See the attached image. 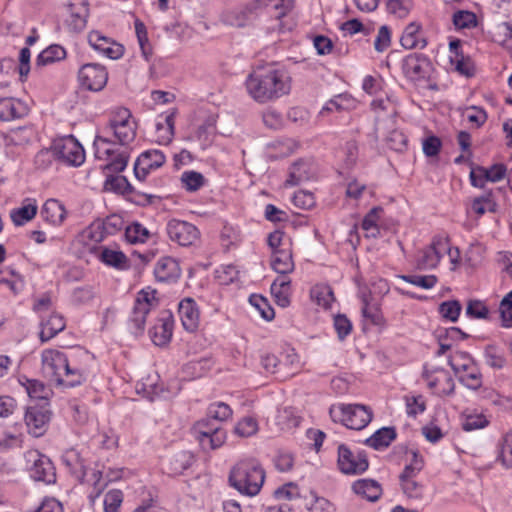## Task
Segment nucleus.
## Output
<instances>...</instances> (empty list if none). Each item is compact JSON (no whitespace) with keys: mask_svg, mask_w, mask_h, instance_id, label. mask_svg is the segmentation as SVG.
<instances>
[{"mask_svg":"<svg viewBox=\"0 0 512 512\" xmlns=\"http://www.w3.org/2000/svg\"><path fill=\"white\" fill-rule=\"evenodd\" d=\"M337 465L343 474L358 475L368 469L369 462L365 452H353L345 444H340L338 446Z\"/></svg>","mask_w":512,"mask_h":512,"instance_id":"obj_9","label":"nucleus"},{"mask_svg":"<svg viewBox=\"0 0 512 512\" xmlns=\"http://www.w3.org/2000/svg\"><path fill=\"white\" fill-rule=\"evenodd\" d=\"M461 309L460 303L456 300L443 302L439 306L440 314L452 322L458 320Z\"/></svg>","mask_w":512,"mask_h":512,"instance_id":"obj_54","label":"nucleus"},{"mask_svg":"<svg viewBox=\"0 0 512 512\" xmlns=\"http://www.w3.org/2000/svg\"><path fill=\"white\" fill-rule=\"evenodd\" d=\"M62 461L67 467L70 468L71 472L77 478L84 479L87 476L84 460L80 457L76 450L71 449L66 451L62 456Z\"/></svg>","mask_w":512,"mask_h":512,"instance_id":"obj_33","label":"nucleus"},{"mask_svg":"<svg viewBox=\"0 0 512 512\" xmlns=\"http://www.w3.org/2000/svg\"><path fill=\"white\" fill-rule=\"evenodd\" d=\"M136 130L137 124L128 109L118 108L113 112L108 125L102 130L104 135H97L93 142L95 157L105 161L101 166L104 171L122 172L129 159L127 152L117 149L108 136L113 135L119 144L127 145L135 139Z\"/></svg>","mask_w":512,"mask_h":512,"instance_id":"obj_1","label":"nucleus"},{"mask_svg":"<svg viewBox=\"0 0 512 512\" xmlns=\"http://www.w3.org/2000/svg\"><path fill=\"white\" fill-rule=\"evenodd\" d=\"M354 104V100L347 94H339L330 99L325 106L321 109L320 114L324 115L327 112L341 111L350 109Z\"/></svg>","mask_w":512,"mask_h":512,"instance_id":"obj_40","label":"nucleus"},{"mask_svg":"<svg viewBox=\"0 0 512 512\" xmlns=\"http://www.w3.org/2000/svg\"><path fill=\"white\" fill-rule=\"evenodd\" d=\"M24 419L28 433L34 437H41L48 428L50 413L45 408L30 406L26 410Z\"/></svg>","mask_w":512,"mask_h":512,"instance_id":"obj_16","label":"nucleus"},{"mask_svg":"<svg viewBox=\"0 0 512 512\" xmlns=\"http://www.w3.org/2000/svg\"><path fill=\"white\" fill-rule=\"evenodd\" d=\"M149 236L148 229L139 223H133L125 229V237L132 244L145 243Z\"/></svg>","mask_w":512,"mask_h":512,"instance_id":"obj_41","label":"nucleus"},{"mask_svg":"<svg viewBox=\"0 0 512 512\" xmlns=\"http://www.w3.org/2000/svg\"><path fill=\"white\" fill-rule=\"evenodd\" d=\"M495 40L503 46L512 47V25L507 22L497 26Z\"/></svg>","mask_w":512,"mask_h":512,"instance_id":"obj_60","label":"nucleus"},{"mask_svg":"<svg viewBox=\"0 0 512 512\" xmlns=\"http://www.w3.org/2000/svg\"><path fill=\"white\" fill-rule=\"evenodd\" d=\"M403 492L409 497L420 499L423 496V486L414 479L400 480Z\"/></svg>","mask_w":512,"mask_h":512,"instance_id":"obj_59","label":"nucleus"},{"mask_svg":"<svg viewBox=\"0 0 512 512\" xmlns=\"http://www.w3.org/2000/svg\"><path fill=\"white\" fill-rule=\"evenodd\" d=\"M500 315L502 326L505 328L512 327V291L509 292L500 303Z\"/></svg>","mask_w":512,"mask_h":512,"instance_id":"obj_56","label":"nucleus"},{"mask_svg":"<svg viewBox=\"0 0 512 512\" xmlns=\"http://www.w3.org/2000/svg\"><path fill=\"white\" fill-rule=\"evenodd\" d=\"M181 273L179 263L172 257L160 258L154 268V274L160 282L175 281Z\"/></svg>","mask_w":512,"mask_h":512,"instance_id":"obj_24","label":"nucleus"},{"mask_svg":"<svg viewBox=\"0 0 512 512\" xmlns=\"http://www.w3.org/2000/svg\"><path fill=\"white\" fill-rule=\"evenodd\" d=\"M78 80L82 87L90 91L102 90L108 80L106 68L100 64L88 63L78 72Z\"/></svg>","mask_w":512,"mask_h":512,"instance_id":"obj_12","label":"nucleus"},{"mask_svg":"<svg viewBox=\"0 0 512 512\" xmlns=\"http://www.w3.org/2000/svg\"><path fill=\"white\" fill-rule=\"evenodd\" d=\"M41 331L39 337L42 343L49 341L66 327L63 316L56 312H51L47 317L41 316Z\"/></svg>","mask_w":512,"mask_h":512,"instance_id":"obj_21","label":"nucleus"},{"mask_svg":"<svg viewBox=\"0 0 512 512\" xmlns=\"http://www.w3.org/2000/svg\"><path fill=\"white\" fill-rule=\"evenodd\" d=\"M495 203L492 200V194L490 192L474 199L472 203V210L479 216L483 215L487 211H494Z\"/></svg>","mask_w":512,"mask_h":512,"instance_id":"obj_52","label":"nucleus"},{"mask_svg":"<svg viewBox=\"0 0 512 512\" xmlns=\"http://www.w3.org/2000/svg\"><path fill=\"white\" fill-rule=\"evenodd\" d=\"M459 381L469 389L477 390L482 385V375L474 366L458 375Z\"/></svg>","mask_w":512,"mask_h":512,"instance_id":"obj_43","label":"nucleus"},{"mask_svg":"<svg viewBox=\"0 0 512 512\" xmlns=\"http://www.w3.org/2000/svg\"><path fill=\"white\" fill-rule=\"evenodd\" d=\"M489 313L488 308L486 305L479 300H471L468 302L467 308H466V314L475 319H485L487 318Z\"/></svg>","mask_w":512,"mask_h":512,"instance_id":"obj_61","label":"nucleus"},{"mask_svg":"<svg viewBox=\"0 0 512 512\" xmlns=\"http://www.w3.org/2000/svg\"><path fill=\"white\" fill-rule=\"evenodd\" d=\"M405 403L408 416L415 417L426 409L425 399L422 395L406 396Z\"/></svg>","mask_w":512,"mask_h":512,"instance_id":"obj_50","label":"nucleus"},{"mask_svg":"<svg viewBox=\"0 0 512 512\" xmlns=\"http://www.w3.org/2000/svg\"><path fill=\"white\" fill-rule=\"evenodd\" d=\"M174 319L169 310H163L158 317L157 323L150 330L151 339L157 346L167 344L173 334Z\"/></svg>","mask_w":512,"mask_h":512,"instance_id":"obj_19","label":"nucleus"},{"mask_svg":"<svg viewBox=\"0 0 512 512\" xmlns=\"http://www.w3.org/2000/svg\"><path fill=\"white\" fill-rule=\"evenodd\" d=\"M68 16L65 20L67 26L73 32L83 30L89 15L87 0H69L67 4Z\"/></svg>","mask_w":512,"mask_h":512,"instance_id":"obj_18","label":"nucleus"},{"mask_svg":"<svg viewBox=\"0 0 512 512\" xmlns=\"http://www.w3.org/2000/svg\"><path fill=\"white\" fill-rule=\"evenodd\" d=\"M334 328L340 340H344L352 331V323L343 314L334 316Z\"/></svg>","mask_w":512,"mask_h":512,"instance_id":"obj_58","label":"nucleus"},{"mask_svg":"<svg viewBox=\"0 0 512 512\" xmlns=\"http://www.w3.org/2000/svg\"><path fill=\"white\" fill-rule=\"evenodd\" d=\"M42 372L57 386L75 387L86 379L84 369L73 366L67 355L56 349H45L41 354Z\"/></svg>","mask_w":512,"mask_h":512,"instance_id":"obj_3","label":"nucleus"},{"mask_svg":"<svg viewBox=\"0 0 512 512\" xmlns=\"http://www.w3.org/2000/svg\"><path fill=\"white\" fill-rule=\"evenodd\" d=\"M445 251H448V238L435 236L429 246L418 252L417 268L427 270L437 267L441 258L445 255Z\"/></svg>","mask_w":512,"mask_h":512,"instance_id":"obj_11","label":"nucleus"},{"mask_svg":"<svg viewBox=\"0 0 512 512\" xmlns=\"http://www.w3.org/2000/svg\"><path fill=\"white\" fill-rule=\"evenodd\" d=\"M311 299L320 307L329 309L334 302V294L328 285H315L310 291Z\"/></svg>","mask_w":512,"mask_h":512,"instance_id":"obj_34","label":"nucleus"},{"mask_svg":"<svg viewBox=\"0 0 512 512\" xmlns=\"http://www.w3.org/2000/svg\"><path fill=\"white\" fill-rule=\"evenodd\" d=\"M485 362L492 368L501 369L505 364V358L500 350L492 345L485 348L484 352Z\"/></svg>","mask_w":512,"mask_h":512,"instance_id":"obj_53","label":"nucleus"},{"mask_svg":"<svg viewBox=\"0 0 512 512\" xmlns=\"http://www.w3.org/2000/svg\"><path fill=\"white\" fill-rule=\"evenodd\" d=\"M404 75L411 81L418 82L430 79L434 67L431 60L418 53L407 55L402 61Z\"/></svg>","mask_w":512,"mask_h":512,"instance_id":"obj_10","label":"nucleus"},{"mask_svg":"<svg viewBox=\"0 0 512 512\" xmlns=\"http://www.w3.org/2000/svg\"><path fill=\"white\" fill-rule=\"evenodd\" d=\"M174 117L175 112H170L166 114L164 117V123L158 122L156 124V128L158 131H163V134L160 136L159 142L162 144H168L174 135Z\"/></svg>","mask_w":512,"mask_h":512,"instance_id":"obj_46","label":"nucleus"},{"mask_svg":"<svg viewBox=\"0 0 512 512\" xmlns=\"http://www.w3.org/2000/svg\"><path fill=\"white\" fill-rule=\"evenodd\" d=\"M329 414L334 422H339L353 430L365 428L372 420L371 410L361 404L332 405Z\"/></svg>","mask_w":512,"mask_h":512,"instance_id":"obj_6","label":"nucleus"},{"mask_svg":"<svg viewBox=\"0 0 512 512\" xmlns=\"http://www.w3.org/2000/svg\"><path fill=\"white\" fill-rule=\"evenodd\" d=\"M271 266L279 274L291 273L294 270L291 251L289 249L275 250L271 258Z\"/></svg>","mask_w":512,"mask_h":512,"instance_id":"obj_30","label":"nucleus"},{"mask_svg":"<svg viewBox=\"0 0 512 512\" xmlns=\"http://www.w3.org/2000/svg\"><path fill=\"white\" fill-rule=\"evenodd\" d=\"M178 314L184 329L194 332L199 326V310L191 298L183 299L178 305Z\"/></svg>","mask_w":512,"mask_h":512,"instance_id":"obj_20","label":"nucleus"},{"mask_svg":"<svg viewBox=\"0 0 512 512\" xmlns=\"http://www.w3.org/2000/svg\"><path fill=\"white\" fill-rule=\"evenodd\" d=\"M157 379V375L148 376L146 379L143 378L141 382L136 386L137 391L139 393H143L147 398L152 400L162 391V389L157 384Z\"/></svg>","mask_w":512,"mask_h":512,"instance_id":"obj_44","label":"nucleus"},{"mask_svg":"<svg viewBox=\"0 0 512 512\" xmlns=\"http://www.w3.org/2000/svg\"><path fill=\"white\" fill-rule=\"evenodd\" d=\"M182 186L190 192L199 190L205 183L204 176L196 171H185L181 175Z\"/></svg>","mask_w":512,"mask_h":512,"instance_id":"obj_42","label":"nucleus"},{"mask_svg":"<svg viewBox=\"0 0 512 512\" xmlns=\"http://www.w3.org/2000/svg\"><path fill=\"white\" fill-rule=\"evenodd\" d=\"M396 438V431L393 427H383L377 430L366 440V444L376 450L387 448Z\"/></svg>","mask_w":512,"mask_h":512,"instance_id":"obj_32","label":"nucleus"},{"mask_svg":"<svg viewBox=\"0 0 512 512\" xmlns=\"http://www.w3.org/2000/svg\"><path fill=\"white\" fill-rule=\"evenodd\" d=\"M423 377L427 381L428 387L438 396L452 395L455 389V383L452 376L443 368H425Z\"/></svg>","mask_w":512,"mask_h":512,"instance_id":"obj_14","label":"nucleus"},{"mask_svg":"<svg viewBox=\"0 0 512 512\" xmlns=\"http://www.w3.org/2000/svg\"><path fill=\"white\" fill-rule=\"evenodd\" d=\"M292 88L289 73L274 65L257 67L245 80V89L251 99L258 104L277 101L288 95Z\"/></svg>","mask_w":512,"mask_h":512,"instance_id":"obj_2","label":"nucleus"},{"mask_svg":"<svg viewBox=\"0 0 512 512\" xmlns=\"http://www.w3.org/2000/svg\"><path fill=\"white\" fill-rule=\"evenodd\" d=\"M26 469L35 481L46 484L54 483L56 480L55 468L51 460L38 450H29L24 455Z\"/></svg>","mask_w":512,"mask_h":512,"instance_id":"obj_8","label":"nucleus"},{"mask_svg":"<svg viewBox=\"0 0 512 512\" xmlns=\"http://www.w3.org/2000/svg\"><path fill=\"white\" fill-rule=\"evenodd\" d=\"M309 179L308 165L304 161L295 162L289 170L286 186H296Z\"/></svg>","mask_w":512,"mask_h":512,"instance_id":"obj_37","label":"nucleus"},{"mask_svg":"<svg viewBox=\"0 0 512 512\" xmlns=\"http://www.w3.org/2000/svg\"><path fill=\"white\" fill-rule=\"evenodd\" d=\"M265 480V471L260 462L246 458L237 462L230 471L229 483L238 492L247 496L257 495Z\"/></svg>","mask_w":512,"mask_h":512,"instance_id":"obj_4","label":"nucleus"},{"mask_svg":"<svg viewBox=\"0 0 512 512\" xmlns=\"http://www.w3.org/2000/svg\"><path fill=\"white\" fill-rule=\"evenodd\" d=\"M38 205L36 199L26 198L20 207L11 211L10 217L16 226H22L31 221L37 214Z\"/></svg>","mask_w":512,"mask_h":512,"instance_id":"obj_26","label":"nucleus"},{"mask_svg":"<svg viewBox=\"0 0 512 512\" xmlns=\"http://www.w3.org/2000/svg\"><path fill=\"white\" fill-rule=\"evenodd\" d=\"M453 23L459 29L471 28L476 26V16L474 13L466 10H460L454 13Z\"/></svg>","mask_w":512,"mask_h":512,"instance_id":"obj_55","label":"nucleus"},{"mask_svg":"<svg viewBox=\"0 0 512 512\" xmlns=\"http://www.w3.org/2000/svg\"><path fill=\"white\" fill-rule=\"evenodd\" d=\"M168 237L180 246H191L199 238V230L193 224L171 219L166 226Z\"/></svg>","mask_w":512,"mask_h":512,"instance_id":"obj_13","label":"nucleus"},{"mask_svg":"<svg viewBox=\"0 0 512 512\" xmlns=\"http://www.w3.org/2000/svg\"><path fill=\"white\" fill-rule=\"evenodd\" d=\"M23 386L31 398L44 399L46 397V388L44 384L38 380L26 379Z\"/></svg>","mask_w":512,"mask_h":512,"instance_id":"obj_62","label":"nucleus"},{"mask_svg":"<svg viewBox=\"0 0 512 512\" xmlns=\"http://www.w3.org/2000/svg\"><path fill=\"white\" fill-rule=\"evenodd\" d=\"M165 163V155L157 149L143 152L136 160L134 173L137 179L143 181L150 171L161 167Z\"/></svg>","mask_w":512,"mask_h":512,"instance_id":"obj_17","label":"nucleus"},{"mask_svg":"<svg viewBox=\"0 0 512 512\" xmlns=\"http://www.w3.org/2000/svg\"><path fill=\"white\" fill-rule=\"evenodd\" d=\"M53 156L61 163L78 167L85 161L82 145L72 135L55 139L49 150H42L36 156V162L49 160Z\"/></svg>","mask_w":512,"mask_h":512,"instance_id":"obj_5","label":"nucleus"},{"mask_svg":"<svg viewBox=\"0 0 512 512\" xmlns=\"http://www.w3.org/2000/svg\"><path fill=\"white\" fill-rule=\"evenodd\" d=\"M226 431L223 428H213L203 431L202 436H197V440L203 450H215L220 448L226 441Z\"/></svg>","mask_w":512,"mask_h":512,"instance_id":"obj_29","label":"nucleus"},{"mask_svg":"<svg viewBox=\"0 0 512 512\" xmlns=\"http://www.w3.org/2000/svg\"><path fill=\"white\" fill-rule=\"evenodd\" d=\"M401 279L423 289H431L437 283V278L434 275H402Z\"/></svg>","mask_w":512,"mask_h":512,"instance_id":"obj_51","label":"nucleus"},{"mask_svg":"<svg viewBox=\"0 0 512 512\" xmlns=\"http://www.w3.org/2000/svg\"><path fill=\"white\" fill-rule=\"evenodd\" d=\"M289 290L290 279L286 276L277 277L271 285V293L276 303L283 308L290 304Z\"/></svg>","mask_w":512,"mask_h":512,"instance_id":"obj_31","label":"nucleus"},{"mask_svg":"<svg viewBox=\"0 0 512 512\" xmlns=\"http://www.w3.org/2000/svg\"><path fill=\"white\" fill-rule=\"evenodd\" d=\"M66 57V50L60 45H51L44 49L36 59V65L44 66L60 61Z\"/></svg>","mask_w":512,"mask_h":512,"instance_id":"obj_36","label":"nucleus"},{"mask_svg":"<svg viewBox=\"0 0 512 512\" xmlns=\"http://www.w3.org/2000/svg\"><path fill=\"white\" fill-rule=\"evenodd\" d=\"M383 213L381 207L372 208L364 217L362 221V229L366 232L368 237L376 238L380 234L378 222Z\"/></svg>","mask_w":512,"mask_h":512,"instance_id":"obj_35","label":"nucleus"},{"mask_svg":"<svg viewBox=\"0 0 512 512\" xmlns=\"http://www.w3.org/2000/svg\"><path fill=\"white\" fill-rule=\"evenodd\" d=\"M66 209L57 199H48L41 210V215L46 222L53 225H60L66 218Z\"/></svg>","mask_w":512,"mask_h":512,"instance_id":"obj_27","label":"nucleus"},{"mask_svg":"<svg viewBox=\"0 0 512 512\" xmlns=\"http://www.w3.org/2000/svg\"><path fill=\"white\" fill-rule=\"evenodd\" d=\"M386 8L389 14L397 18H405L411 10L410 0H386Z\"/></svg>","mask_w":512,"mask_h":512,"instance_id":"obj_48","label":"nucleus"},{"mask_svg":"<svg viewBox=\"0 0 512 512\" xmlns=\"http://www.w3.org/2000/svg\"><path fill=\"white\" fill-rule=\"evenodd\" d=\"M484 251L485 249L481 244H471L465 254L466 262L472 267L479 265L483 258Z\"/></svg>","mask_w":512,"mask_h":512,"instance_id":"obj_64","label":"nucleus"},{"mask_svg":"<svg viewBox=\"0 0 512 512\" xmlns=\"http://www.w3.org/2000/svg\"><path fill=\"white\" fill-rule=\"evenodd\" d=\"M28 113L27 105L13 97L0 98V120L11 121L19 119Z\"/></svg>","mask_w":512,"mask_h":512,"instance_id":"obj_23","label":"nucleus"},{"mask_svg":"<svg viewBox=\"0 0 512 512\" xmlns=\"http://www.w3.org/2000/svg\"><path fill=\"white\" fill-rule=\"evenodd\" d=\"M400 42L405 49H423L427 45L421 26L415 22L406 26L402 33Z\"/></svg>","mask_w":512,"mask_h":512,"instance_id":"obj_25","label":"nucleus"},{"mask_svg":"<svg viewBox=\"0 0 512 512\" xmlns=\"http://www.w3.org/2000/svg\"><path fill=\"white\" fill-rule=\"evenodd\" d=\"M88 42L90 46L103 56L117 60L124 54V47L113 39L104 36L99 31H91L88 34Z\"/></svg>","mask_w":512,"mask_h":512,"instance_id":"obj_15","label":"nucleus"},{"mask_svg":"<svg viewBox=\"0 0 512 512\" xmlns=\"http://www.w3.org/2000/svg\"><path fill=\"white\" fill-rule=\"evenodd\" d=\"M123 501L120 490H111L104 497V512H117Z\"/></svg>","mask_w":512,"mask_h":512,"instance_id":"obj_57","label":"nucleus"},{"mask_svg":"<svg viewBox=\"0 0 512 512\" xmlns=\"http://www.w3.org/2000/svg\"><path fill=\"white\" fill-rule=\"evenodd\" d=\"M449 365L458 376L462 372L471 369L474 366V362L468 353L459 351L449 358Z\"/></svg>","mask_w":512,"mask_h":512,"instance_id":"obj_39","label":"nucleus"},{"mask_svg":"<svg viewBox=\"0 0 512 512\" xmlns=\"http://www.w3.org/2000/svg\"><path fill=\"white\" fill-rule=\"evenodd\" d=\"M234 431L241 437H250L258 431V423L253 417H244L236 424Z\"/></svg>","mask_w":512,"mask_h":512,"instance_id":"obj_49","label":"nucleus"},{"mask_svg":"<svg viewBox=\"0 0 512 512\" xmlns=\"http://www.w3.org/2000/svg\"><path fill=\"white\" fill-rule=\"evenodd\" d=\"M294 0H274L269 13L275 17V24L271 25L269 29L278 32H284L291 29V25L285 20L287 14L293 8Z\"/></svg>","mask_w":512,"mask_h":512,"instance_id":"obj_22","label":"nucleus"},{"mask_svg":"<svg viewBox=\"0 0 512 512\" xmlns=\"http://www.w3.org/2000/svg\"><path fill=\"white\" fill-rule=\"evenodd\" d=\"M207 416L213 420L225 421L232 416V409L224 402H215L209 405Z\"/></svg>","mask_w":512,"mask_h":512,"instance_id":"obj_47","label":"nucleus"},{"mask_svg":"<svg viewBox=\"0 0 512 512\" xmlns=\"http://www.w3.org/2000/svg\"><path fill=\"white\" fill-rule=\"evenodd\" d=\"M274 496L279 500H293L300 496L299 488L290 482L274 491Z\"/></svg>","mask_w":512,"mask_h":512,"instance_id":"obj_63","label":"nucleus"},{"mask_svg":"<svg viewBox=\"0 0 512 512\" xmlns=\"http://www.w3.org/2000/svg\"><path fill=\"white\" fill-rule=\"evenodd\" d=\"M193 463V455L188 451H179L169 458V471L172 474H181Z\"/></svg>","mask_w":512,"mask_h":512,"instance_id":"obj_38","label":"nucleus"},{"mask_svg":"<svg viewBox=\"0 0 512 512\" xmlns=\"http://www.w3.org/2000/svg\"><path fill=\"white\" fill-rule=\"evenodd\" d=\"M101 260L109 266L120 269L126 267L127 264V257L123 252L111 249H104L102 251Z\"/></svg>","mask_w":512,"mask_h":512,"instance_id":"obj_45","label":"nucleus"},{"mask_svg":"<svg viewBox=\"0 0 512 512\" xmlns=\"http://www.w3.org/2000/svg\"><path fill=\"white\" fill-rule=\"evenodd\" d=\"M157 305L155 290L143 289L137 294L128 320L129 327L134 334H141L144 331L146 317Z\"/></svg>","mask_w":512,"mask_h":512,"instance_id":"obj_7","label":"nucleus"},{"mask_svg":"<svg viewBox=\"0 0 512 512\" xmlns=\"http://www.w3.org/2000/svg\"><path fill=\"white\" fill-rule=\"evenodd\" d=\"M352 490L355 494L365 498L369 501H377L381 494V485L373 479H359L352 485Z\"/></svg>","mask_w":512,"mask_h":512,"instance_id":"obj_28","label":"nucleus"}]
</instances>
